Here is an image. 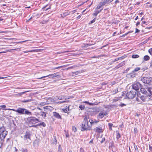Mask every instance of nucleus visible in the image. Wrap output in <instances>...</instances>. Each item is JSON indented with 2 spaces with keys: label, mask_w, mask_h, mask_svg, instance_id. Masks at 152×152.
<instances>
[{
  "label": "nucleus",
  "mask_w": 152,
  "mask_h": 152,
  "mask_svg": "<svg viewBox=\"0 0 152 152\" xmlns=\"http://www.w3.org/2000/svg\"><path fill=\"white\" fill-rule=\"evenodd\" d=\"M89 117L86 116L84 118L83 121L81 125L82 131L85 130H90L91 129V126L88 125Z\"/></svg>",
  "instance_id": "f257e3e1"
},
{
  "label": "nucleus",
  "mask_w": 152,
  "mask_h": 152,
  "mask_svg": "<svg viewBox=\"0 0 152 152\" xmlns=\"http://www.w3.org/2000/svg\"><path fill=\"white\" fill-rule=\"evenodd\" d=\"M7 133V131L5 129L4 127H0V139L1 140L0 141V144H1L0 148L2 145L3 142L4 141V139L5 138Z\"/></svg>",
  "instance_id": "f03ea898"
},
{
  "label": "nucleus",
  "mask_w": 152,
  "mask_h": 152,
  "mask_svg": "<svg viewBox=\"0 0 152 152\" xmlns=\"http://www.w3.org/2000/svg\"><path fill=\"white\" fill-rule=\"evenodd\" d=\"M24 143L26 145H28L31 142V134L28 132H26L25 135L23 136Z\"/></svg>",
  "instance_id": "7ed1b4c3"
},
{
  "label": "nucleus",
  "mask_w": 152,
  "mask_h": 152,
  "mask_svg": "<svg viewBox=\"0 0 152 152\" xmlns=\"http://www.w3.org/2000/svg\"><path fill=\"white\" fill-rule=\"evenodd\" d=\"M26 110V109L24 108H18L17 110L15 109H5L4 110L6 111L8 113H9L8 115H9V114H11V112L10 111L11 110H13L14 111H15L18 113L21 114H24V112L25 110Z\"/></svg>",
  "instance_id": "20e7f679"
},
{
  "label": "nucleus",
  "mask_w": 152,
  "mask_h": 152,
  "mask_svg": "<svg viewBox=\"0 0 152 152\" xmlns=\"http://www.w3.org/2000/svg\"><path fill=\"white\" fill-rule=\"evenodd\" d=\"M141 80L142 82L148 85H151V83L152 82V77H142L141 79Z\"/></svg>",
  "instance_id": "39448f33"
},
{
  "label": "nucleus",
  "mask_w": 152,
  "mask_h": 152,
  "mask_svg": "<svg viewBox=\"0 0 152 152\" xmlns=\"http://www.w3.org/2000/svg\"><path fill=\"white\" fill-rule=\"evenodd\" d=\"M136 92L131 91L128 92L126 94V96L129 99H132L135 97Z\"/></svg>",
  "instance_id": "423d86ee"
},
{
  "label": "nucleus",
  "mask_w": 152,
  "mask_h": 152,
  "mask_svg": "<svg viewBox=\"0 0 152 152\" xmlns=\"http://www.w3.org/2000/svg\"><path fill=\"white\" fill-rule=\"evenodd\" d=\"M142 86V84L140 83L136 82L132 85V88L136 91H137L139 90Z\"/></svg>",
  "instance_id": "0eeeda50"
},
{
  "label": "nucleus",
  "mask_w": 152,
  "mask_h": 152,
  "mask_svg": "<svg viewBox=\"0 0 152 152\" xmlns=\"http://www.w3.org/2000/svg\"><path fill=\"white\" fill-rule=\"evenodd\" d=\"M28 120L29 122L32 124H34L40 121L38 119L34 117H29L28 118Z\"/></svg>",
  "instance_id": "6e6552de"
},
{
  "label": "nucleus",
  "mask_w": 152,
  "mask_h": 152,
  "mask_svg": "<svg viewBox=\"0 0 152 152\" xmlns=\"http://www.w3.org/2000/svg\"><path fill=\"white\" fill-rule=\"evenodd\" d=\"M106 115V111L104 110H101L98 115V118H102L104 116Z\"/></svg>",
  "instance_id": "1a4fd4ad"
},
{
  "label": "nucleus",
  "mask_w": 152,
  "mask_h": 152,
  "mask_svg": "<svg viewBox=\"0 0 152 152\" xmlns=\"http://www.w3.org/2000/svg\"><path fill=\"white\" fill-rule=\"evenodd\" d=\"M94 131L96 132L101 133L103 132L102 129L101 127H96L94 129Z\"/></svg>",
  "instance_id": "9d476101"
},
{
  "label": "nucleus",
  "mask_w": 152,
  "mask_h": 152,
  "mask_svg": "<svg viewBox=\"0 0 152 152\" xmlns=\"http://www.w3.org/2000/svg\"><path fill=\"white\" fill-rule=\"evenodd\" d=\"M57 76V75H56V73H54V74H52L49 75H48L47 76H43V77H40L38 78H37V79H42V78H45V77H48V76L49 77H50V78H53V77H56Z\"/></svg>",
  "instance_id": "9b49d317"
},
{
  "label": "nucleus",
  "mask_w": 152,
  "mask_h": 152,
  "mask_svg": "<svg viewBox=\"0 0 152 152\" xmlns=\"http://www.w3.org/2000/svg\"><path fill=\"white\" fill-rule=\"evenodd\" d=\"M136 74L132 71L131 73L128 74L127 76L129 78H133L136 76Z\"/></svg>",
  "instance_id": "f8f14e48"
},
{
  "label": "nucleus",
  "mask_w": 152,
  "mask_h": 152,
  "mask_svg": "<svg viewBox=\"0 0 152 152\" xmlns=\"http://www.w3.org/2000/svg\"><path fill=\"white\" fill-rule=\"evenodd\" d=\"M39 140L38 139H36L33 142V146L35 147H37L39 145Z\"/></svg>",
  "instance_id": "ddd939ff"
},
{
  "label": "nucleus",
  "mask_w": 152,
  "mask_h": 152,
  "mask_svg": "<svg viewBox=\"0 0 152 152\" xmlns=\"http://www.w3.org/2000/svg\"><path fill=\"white\" fill-rule=\"evenodd\" d=\"M53 115L54 117L58 119H61V116L58 114V113L56 112L53 113Z\"/></svg>",
  "instance_id": "4468645a"
},
{
  "label": "nucleus",
  "mask_w": 152,
  "mask_h": 152,
  "mask_svg": "<svg viewBox=\"0 0 152 152\" xmlns=\"http://www.w3.org/2000/svg\"><path fill=\"white\" fill-rule=\"evenodd\" d=\"M103 8L101 9L100 10H95V11H94V13L93 14V15L94 16H96L99 13V12H100L102 10Z\"/></svg>",
  "instance_id": "2eb2a0df"
},
{
  "label": "nucleus",
  "mask_w": 152,
  "mask_h": 152,
  "mask_svg": "<svg viewBox=\"0 0 152 152\" xmlns=\"http://www.w3.org/2000/svg\"><path fill=\"white\" fill-rule=\"evenodd\" d=\"M140 88V91L142 93L144 94H146L147 93V91H146L145 88L141 87Z\"/></svg>",
  "instance_id": "dca6fc26"
},
{
  "label": "nucleus",
  "mask_w": 152,
  "mask_h": 152,
  "mask_svg": "<svg viewBox=\"0 0 152 152\" xmlns=\"http://www.w3.org/2000/svg\"><path fill=\"white\" fill-rule=\"evenodd\" d=\"M64 98V96H57L55 97V99L56 100H60L63 99Z\"/></svg>",
  "instance_id": "f3484780"
},
{
  "label": "nucleus",
  "mask_w": 152,
  "mask_h": 152,
  "mask_svg": "<svg viewBox=\"0 0 152 152\" xmlns=\"http://www.w3.org/2000/svg\"><path fill=\"white\" fill-rule=\"evenodd\" d=\"M103 6V5L102 4V3L101 2H100L99 4L97 6V7L96 8V10H98V9H100Z\"/></svg>",
  "instance_id": "a211bd4d"
},
{
  "label": "nucleus",
  "mask_w": 152,
  "mask_h": 152,
  "mask_svg": "<svg viewBox=\"0 0 152 152\" xmlns=\"http://www.w3.org/2000/svg\"><path fill=\"white\" fill-rule=\"evenodd\" d=\"M56 101V100L55 99V98H49L48 99L47 102H53L55 101Z\"/></svg>",
  "instance_id": "6ab92c4d"
},
{
  "label": "nucleus",
  "mask_w": 152,
  "mask_h": 152,
  "mask_svg": "<svg viewBox=\"0 0 152 152\" xmlns=\"http://www.w3.org/2000/svg\"><path fill=\"white\" fill-rule=\"evenodd\" d=\"M40 115L43 118H45L46 117V113L44 112H41L40 113Z\"/></svg>",
  "instance_id": "aec40b11"
},
{
  "label": "nucleus",
  "mask_w": 152,
  "mask_h": 152,
  "mask_svg": "<svg viewBox=\"0 0 152 152\" xmlns=\"http://www.w3.org/2000/svg\"><path fill=\"white\" fill-rule=\"evenodd\" d=\"M116 139L117 140H118L121 137V135L118 131H116Z\"/></svg>",
  "instance_id": "412c9836"
},
{
  "label": "nucleus",
  "mask_w": 152,
  "mask_h": 152,
  "mask_svg": "<svg viewBox=\"0 0 152 152\" xmlns=\"http://www.w3.org/2000/svg\"><path fill=\"white\" fill-rule=\"evenodd\" d=\"M24 114L30 115H31V113L26 109V110H25L24 111Z\"/></svg>",
  "instance_id": "4be33fe9"
},
{
  "label": "nucleus",
  "mask_w": 152,
  "mask_h": 152,
  "mask_svg": "<svg viewBox=\"0 0 152 152\" xmlns=\"http://www.w3.org/2000/svg\"><path fill=\"white\" fill-rule=\"evenodd\" d=\"M62 110L65 113H67L68 114H69V113H68V111L69 110V107L63 109Z\"/></svg>",
  "instance_id": "5701e85b"
},
{
  "label": "nucleus",
  "mask_w": 152,
  "mask_h": 152,
  "mask_svg": "<svg viewBox=\"0 0 152 152\" xmlns=\"http://www.w3.org/2000/svg\"><path fill=\"white\" fill-rule=\"evenodd\" d=\"M146 97L144 95H142L140 96V99L143 102H145Z\"/></svg>",
  "instance_id": "b1692460"
},
{
  "label": "nucleus",
  "mask_w": 152,
  "mask_h": 152,
  "mask_svg": "<svg viewBox=\"0 0 152 152\" xmlns=\"http://www.w3.org/2000/svg\"><path fill=\"white\" fill-rule=\"evenodd\" d=\"M143 59L145 61H147L150 59V57L148 55H145Z\"/></svg>",
  "instance_id": "393cba45"
},
{
  "label": "nucleus",
  "mask_w": 152,
  "mask_h": 152,
  "mask_svg": "<svg viewBox=\"0 0 152 152\" xmlns=\"http://www.w3.org/2000/svg\"><path fill=\"white\" fill-rule=\"evenodd\" d=\"M38 126H42L44 127H45L46 126V124L44 122H42L38 124H37Z\"/></svg>",
  "instance_id": "a878e982"
},
{
  "label": "nucleus",
  "mask_w": 152,
  "mask_h": 152,
  "mask_svg": "<svg viewBox=\"0 0 152 152\" xmlns=\"http://www.w3.org/2000/svg\"><path fill=\"white\" fill-rule=\"evenodd\" d=\"M125 64L124 61L122 62L121 63L119 64L117 66L118 68L122 66Z\"/></svg>",
  "instance_id": "bb28decb"
},
{
  "label": "nucleus",
  "mask_w": 152,
  "mask_h": 152,
  "mask_svg": "<svg viewBox=\"0 0 152 152\" xmlns=\"http://www.w3.org/2000/svg\"><path fill=\"white\" fill-rule=\"evenodd\" d=\"M32 101H33V100L32 99H30L26 100H23L22 101V102L23 103H25L26 102H31Z\"/></svg>",
  "instance_id": "cd10ccee"
},
{
  "label": "nucleus",
  "mask_w": 152,
  "mask_h": 152,
  "mask_svg": "<svg viewBox=\"0 0 152 152\" xmlns=\"http://www.w3.org/2000/svg\"><path fill=\"white\" fill-rule=\"evenodd\" d=\"M57 140L56 136H54L53 137V143L55 145L57 144Z\"/></svg>",
  "instance_id": "c85d7f7f"
},
{
  "label": "nucleus",
  "mask_w": 152,
  "mask_h": 152,
  "mask_svg": "<svg viewBox=\"0 0 152 152\" xmlns=\"http://www.w3.org/2000/svg\"><path fill=\"white\" fill-rule=\"evenodd\" d=\"M120 97H115L113 100V102H116L120 100Z\"/></svg>",
  "instance_id": "c756f323"
},
{
  "label": "nucleus",
  "mask_w": 152,
  "mask_h": 152,
  "mask_svg": "<svg viewBox=\"0 0 152 152\" xmlns=\"http://www.w3.org/2000/svg\"><path fill=\"white\" fill-rule=\"evenodd\" d=\"M139 57V56L138 55H137V54L133 55L132 56V57L133 58H138Z\"/></svg>",
  "instance_id": "7c9ffc66"
},
{
  "label": "nucleus",
  "mask_w": 152,
  "mask_h": 152,
  "mask_svg": "<svg viewBox=\"0 0 152 152\" xmlns=\"http://www.w3.org/2000/svg\"><path fill=\"white\" fill-rule=\"evenodd\" d=\"M29 91H26L23 92L19 93H18V95L19 96H21L23 94H25L26 93L28 92Z\"/></svg>",
  "instance_id": "2f4dec72"
},
{
  "label": "nucleus",
  "mask_w": 152,
  "mask_h": 152,
  "mask_svg": "<svg viewBox=\"0 0 152 152\" xmlns=\"http://www.w3.org/2000/svg\"><path fill=\"white\" fill-rule=\"evenodd\" d=\"M140 67H136L134 69L133 71L134 72H137L138 71L140 70Z\"/></svg>",
  "instance_id": "473e14b6"
},
{
  "label": "nucleus",
  "mask_w": 152,
  "mask_h": 152,
  "mask_svg": "<svg viewBox=\"0 0 152 152\" xmlns=\"http://www.w3.org/2000/svg\"><path fill=\"white\" fill-rule=\"evenodd\" d=\"M79 108L81 110H83L85 108V106L84 105H80L79 106Z\"/></svg>",
  "instance_id": "72a5a7b5"
},
{
  "label": "nucleus",
  "mask_w": 152,
  "mask_h": 152,
  "mask_svg": "<svg viewBox=\"0 0 152 152\" xmlns=\"http://www.w3.org/2000/svg\"><path fill=\"white\" fill-rule=\"evenodd\" d=\"M72 131L74 132H75L77 131V129L76 127L74 126H73L72 127Z\"/></svg>",
  "instance_id": "f704fd0d"
},
{
  "label": "nucleus",
  "mask_w": 152,
  "mask_h": 152,
  "mask_svg": "<svg viewBox=\"0 0 152 152\" xmlns=\"http://www.w3.org/2000/svg\"><path fill=\"white\" fill-rule=\"evenodd\" d=\"M21 151L22 152H27L28 150L26 148H22L21 149Z\"/></svg>",
  "instance_id": "c9c22d12"
},
{
  "label": "nucleus",
  "mask_w": 152,
  "mask_h": 152,
  "mask_svg": "<svg viewBox=\"0 0 152 152\" xmlns=\"http://www.w3.org/2000/svg\"><path fill=\"white\" fill-rule=\"evenodd\" d=\"M19 50L20 49L19 48H16V49H10V50H7L9 52H11L12 51V50Z\"/></svg>",
  "instance_id": "e433bc0d"
},
{
  "label": "nucleus",
  "mask_w": 152,
  "mask_h": 152,
  "mask_svg": "<svg viewBox=\"0 0 152 152\" xmlns=\"http://www.w3.org/2000/svg\"><path fill=\"white\" fill-rule=\"evenodd\" d=\"M35 51V50H29V51H23V53H26L28 52H33Z\"/></svg>",
  "instance_id": "4c0bfd02"
},
{
  "label": "nucleus",
  "mask_w": 152,
  "mask_h": 152,
  "mask_svg": "<svg viewBox=\"0 0 152 152\" xmlns=\"http://www.w3.org/2000/svg\"><path fill=\"white\" fill-rule=\"evenodd\" d=\"M88 104L89 105H91V106H93V105H94L97 104H95V103H90L89 102V103H88Z\"/></svg>",
  "instance_id": "58836bf2"
},
{
  "label": "nucleus",
  "mask_w": 152,
  "mask_h": 152,
  "mask_svg": "<svg viewBox=\"0 0 152 152\" xmlns=\"http://www.w3.org/2000/svg\"><path fill=\"white\" fill-rule=\"evenodd\" d=\"M121 58H122V57H121L118 58H115V59H114V62L116 61H117L118 60H119L120 59H121Z\"/></svg>",
  "instance_id": "ea45409f"
},
{
  "label": "nucleus",
  "mask_w": 152,
  "mask_h": 152,
  "mask_svg": "<svg viewBox=\"0 0 152 152\" xmlns=\"http://www.w3.org/2000/svg\"><path fill=\"white\" fill-rule=\"evenodd\" d=\"M105 140V138L104 137L102 138V140L101 141V143H102L104 142Z\"/></svg>",
  "instance_id": "a19ab883"
},
{
  "label": "nucleus",
  "mask_w": 152,
  "mask_h": 152,
  "mask_svg": "<svg viewBox=\"0 0 152 152\" xmlns=\"http://www.w3.org/2000/svg\"><path fill=\"white\" fill-rule=\"evenodd\" d=\"M149 53L151 55H152V48H150L148 50Z\"/></svg>",
  "instance_id": "79ce46f5"
},
{
  "label": "nucleus",
  "mask_w": 152,
  "mask_h": 152,
  "mask_svg": "<svg viewBox=\"0 0 152 152\" xmlns=\"http://www.w3.org/2000/svg\"><path fill=\"white\" fill-rule=\"evenodd\" d=\"M148 91L151 94H152V92L151 91V89L150 88H148Z\"/></svg>",
  "instance_id": "37998d69"
},
{
  "label": "nucleus",
  "mask_w": 152,
  "mask_h": 152,
  "mask_svg": "<svg viewBox=\"0 0 152 152\" xmlns=\"http://www.w3.org/2000/svg\"><path fill=\"white\" fill-rule=\"evenodd\" d=\"M66 101H59V102H57V103L58 104H61V103H64Z\"/></svg>",
  "instance_id": "c03bdc74"
},
{
  "label": "nucleus",
  "mask_w": 152,
  "mask_h": 152,
  "mask_svg": "<svg viewBox=\"0 0 152 152\" xmlns=\"http://www.w3.org/2000/svg\"><path fill=\"white\" fill-rule=\"evenodd\" d=\"M119 105L121 107H123L126 106V104L124 103H121V104H119Z\"/></svg>",
  "instance_id": "a18cd8bd"
},
{
  "label": "nucleus",
  "mask_w": 152,
  "mask_h": 152,
  "mask_svg": "<svg viewBox=\"0 0 152 152\" xmlns=\"http://www.w3.org/2000/svg\"><path fill=\"white\" fill-rule=\"evenodd\" d=\"M130 33V31L126 33V34H123L122 35L121 37H124L125 36L127 35L129 33Z\"/></svg>",
  "instance_id": "49530a36"
},
{
  "label": "nucleus",
  "mask_w": 152,
  "mask_h": 152,
  "mask_svg": "<svg viewBox=\"0 0 152 152\" xmlns=\"http://www.w3.org/2000/svg\"><path fill=\"white\" fill-rule=\"evenodd\" d=\"M37 126H38L37 124L34 125H32L31 126H29V127H34L36 128Z\"/></svg>",
  "instance_id": "de8ad7c7"
},
{
  "label": "nucleus",
  "mask_w": 152,
  "mask_h": 152,
  "mask_svg": "<svg viewBox=\"0 0 152 152\" xmlns=\"http://www.w3.org/2000/svg\"><path fill=\"white\" fill-rule=\"evenodd\" d=\"M80 152H85L84 151L82 148H81L80 150Z\"/></svg>",
  "instance_id": "09e8293b"
},
{
  "label": "nucleus",
  "mask_w": 152,
  "mask_h": 152,
  "mask_svg": "<svg viewBox=\"0 0 152 152\" xmlns=\"http://www.w3.org/2000/svg\"><path fill=\"white\" fill-rule=\"evenodd\" d=\"M96 18H94V19L92 20L91 21V23H94V22L96 20Z\"/></svg>",
  "instance_id": "8fccbe9b"
},
{
  "label": "nucleus",
  "mask_w": 152,
  "mask_h": 152,
  "mask_svg": "<svg viewBox=\"0 0 152 152\" xmlns=\"http://www.w3.org/2000/svg\"><path fill=\"white\" fill-rule=\"evenodd\" d=\"M91 123L90 126H91L92 124L94 123V121L92 120H91V121H89Z\"/></svg>",
  "instance_id": "3c124183"
},
{
  "label": "nucleus",
  "mask_w": 152,
  "mask_h": 152,
  "mask_svg": "<svg viewBox=\"0 0 152 152\" xmlns=\"http://www.w3.org/2000/svg\"><path fill=\"white\" fill-rule=\"evenodd\" d=\"M137 97H138V98H140V96H141V95H140V94L139 93L138 94V93H137Z\"/></svg>",
  "instance_id": "603ef678"
},
{
  "label": "nucleus",
  "mask_w": 152,
  "mask_h": 152,
  "mask_svg": "<svg viewBox=\"0 0 152 152\" xmlns=\"http://www.w3.org/2000/svg\"><path fill=\"white\" fill-rule=\"evenodd\" d=\"M108 126H109V127H112V126H113V124L111 123H109L108 124Z\"/></svg>",
  "instance_id": "864d4df0"
},
{
  "label": "nucleus",
  "mask_w": 152,
  "mask_h": 152,
  "mask_svg": "<svg viewBox=\"0 0 152 152\" xmlns=\"http://www.w3.org/2000/svg\"><path fill=\"white\" fill-rule=\"evenodd\" d=\"M69 13H68V12H65L64 13V16H66L68 15H69Z\"/></svg>",
  "instance_id": "5fc2aeb1"
},
{
  "label": "nucleus",
  "mask_w": 152,
  "mask_h": 152,
  "mask_svg": "<svg viewBox=\"0 0 152 152\" xmlns=\"http://www.w3.org/2000/svg\"><path fill=\"white\" fill-rule=\"evenodd\" d=\"M140 31V30H139L137 28H136L135 33H136L139 32Z\"/></svg>",
  "instance_id": "6e6d98bb"
},
{
  "label": "nucleus",
  "mask_w": 152,
  "mask_h": 152,
  "mask_svg": "<svg viewBox=\"0 0 152 152\" xmlns=\"http://www.w3.org/2000/svg\"><path fill=\"white\" fill-rule=\"evenodd\" d=\"M134 132L135 133L137 132V128H134Z\"/></svg>",
  "instance_id": "4d7b16f0"
},
{
  "label": "nucleus",
  "mask_w": 152,
  "mask_h": 152,
  "mask_svg": "<svg viewBox=\"0 0 152 152\" xmlns=\"http://www.w3.org/2000/svg\"><path fill=\"white\" fill-rule=\"evenodd\" d=\"M136 101H137V102H140V100L139 99V98L137 97V98H136Z\"/></svg>",
  "instance_id": "13d9d810"
},
{
  "label": "nucleus",
  "mask_w": 152,
  "mask_h": 152,
  "mask_svg": "<svg viewBox=\"0 0 152 152\" xmlns=\"http://www.w3.org/2000/svg\"><path fill=\"white\" fill-rule=\"evenodd\" d=\"M0 107L2 108H5V107H6V106L5 105H1Z\"/></svg>",
  "instance_id": "bf43d9fd"
},
{
  "label": "nucleus",
  "mask_w": 152,
  "mask_h": 152,
  "mask_svg": "<svg viewBox=\"0 0 152 152\" xmlns=\"http://www.w3.org/2000/svg\"><path fill=\"white\" fill-rule=\"evenodd\" d=\"M66 137H69V135L68 133H66Z\"/></svg>",
  "instance_id": "052dcab7"
},
{
  "label": "nucleus",
  "mask_w": 152,
  "mask_h": 152,
  "mask_svg": "<svg viewBox=\"0 0 152 152\" xmlns=\"http://www.w3.org/2000/svg\"><path fill=\"white\" fill-rule=\"evenodd\" d=\"M130 69V68H128L125 71V72H127L128 71H129V70Z\"/></svg>",
  "instance_id": "680f3d73"
},
{
  "label": "nucleus",
  "mask_w": 152,
  "mask_h": 152,
  "mask_svg": "<svg viewBox=\"0 0 152 152\" xmlns=\"http://www.w3.org/2000/svg\"><path fill=\"white\" fill-rule=\"evenodd\" d=\"M150 67L152 68V60L150 62Z\"/></svg>",
  "instance_id": "e2e57ef3"
},
{
  "label": "nucleus",
  "mask_w": 152,
  "mask_h": 152,
  "mask_svg": "<svg viewBox=\"0 0 152 152\" xmlns=\"http://www.w3.org/2000/svg\"><path fill=\"white\" fill-rule=\"evenodd\" d=\"M63 67V66H60L58 67H56L54 68V69H58L59 68H61Z\"/></svg>",
  "instance_id": "0e129e2a"
},
{
  "label": "nucleus",
  "mask_w": 152,
  "mask_h": 152,
  "mask_svg": "<svg viewBox=\"0 0 152 152\" xmlns=\"http://www.w3.org/2000/svg\"><path fill=\"white\" fill-rule=\"evenodd\" d=\"M149 149L150 151L152 150V146H151L150 145H149Z\"/></svg>",
  "instance_id": "69168bd1"
},
{
  "label": "nucleus",
  "mask_w": 152,
  "mask_h": 152,
  "mask_svg": "<svg viewBox=\"0 0 152 152\" xmlns=\"http://www.w3.org/2000/svg\"><path fill=\"white\" fill-rule=\"evenodd\" d=\"M119 1L118 0H116L115 1V4H116V3H119Z\"/></svg>",
  "instance_id": "338daca9"
},
{
  "label": "nucleus",
  "mask_w": 152,
  "mask_h": 152,
  "mask_svg": "<svg viewBox=\"0 0 152 152\" xmlns=\"http://www.w3.org/2000/svg\"><path fill=\"white\" fill-rule=\"evenodd\" d=\"M15 149V151L14 152H17L18 149L16 148H14Z\"/></svg>",
  "instance_id": "774afa93"
}]
</instances>
